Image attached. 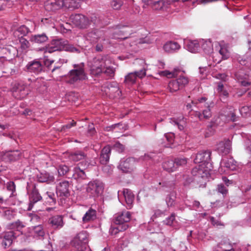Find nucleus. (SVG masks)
<instances>
[{
	"instance_id": "obj_18",
	"label": "nucleus",
	"mask_w": 251,
	"mask_h": 251,
	"mask_svg": "<svg viewBox=\"0 0 251 251\" xmlns=\"http://www.w3.org/2000/svg\"><path fill=\"white\" fill-rule=\"evenodd\" d=\"M236 79L241 83L243 86H248L251 84V82L247 80L249 77L248 74L245 70L240 69L235 73L234 74Z\"/></svg>"
},
{
	"instance_id": "obj_33",
	"label": "nucleus",
	"mask_w": 251,
	"mask_h": 251,
	"mask_svg": "<svg viewBox=\"0 0 251 251\" xmlns=\"http://www.w3.org/2000/svg\"><path fill=\"white\" fill-rule=\"evenodd\" d=\"M221 163L223 164L224 167L229 170L234 171L236 169L237 162L232 157L223 159Z\"/></svg>"
},
{
	"instance_id": "obj_34",
	"label": "nucleus",
	"mask_w": 251,
	"mask_h": 251,
	"mask_svg": "<svg viewBox=\"0 0 251 251\" xmlns=\"http://www.w3.org/2000/svg\"><path fill=\"white\" fill-rule=\"evenodd\" d=\"M96 211L92 208L89 209L82 217L84 223H87L91 221H94L97 218Z\"/></svg>"
},
{
	"instance_id": "obj_28",
	"label": "nucleus",
	"mask_w": 251,
	"mask_h": 251,
	"mask_svg": "<svg viewBox=\"0 0 251 251\" xmlns=\"http://www.w3.org/2000/svg\"><path fill=\"white\" fill-rule=\"evenodd\" d=\"M202 166L201 165L197 166L194 167L191 171L192 175L200 181L204 179L203 176H202L204 170L202 169Z\"/></svg>"
},
{
	"instance_id": "obj_44",
	"label": "nucleus",
	"mask_w": 251,
	"mask_h": 251,
	"mask_svg": "<svg viewBox=\"0 0 251 251\" xmlns=\"http://www.w3.org/2000/svg\"><path fill=\"white\" fill-rule=\"evenodd\" d=\"M168 88L171 92H176L179 89H181L176 79L172 80L169 82Z\"/></svg>"
},
{
	"instance_id": "obj_7",
	"label": "nucleus",
	"mask_w": 251,
	"mask_h": 251,
	"mask_svg": "<svg viewBox=\"0 0 251 251\" xmlns=\"http://www.w3.org/2000/svg\"><path fill=\"white\" fill-rule=\"evenodd\" d=\"M211 151L207 150L198 153L194 160L195 163L201 164V166H204V167L210 170L212 167Z\"/></svg>"
},
{
	"instance_id": "obj_19",
	"label": "nucleus",
	"mask_w": 251,
	"mask_h": 251,
	"mask_svg": "<svg viewBox=\"0 0 251 251\" xmlns=\"http://www.w3.org/2000/svg\"><path fill=\"white\" fill-rule=\"evenodd\" d=\"M88 166L86 162H81L78 163L76 166L74 168V176L82 179L86 178V175L84 172L86 167Z\"/></svg>"
},
{
	"instance_id": "obj_11",
	"label": "nucleus",
	"mask_w": 251,
	"mask_h": 251,
	"mask_svg": "<svg viewBox=\"0 0 251 251\" xmlns=\"http://www.w3.org/2000/svg\"><path fill=\"white\" fill-rule=\"evenodd\" d=\"M41 59H35L29 62L26 66L27 71L30 73L38 75L43 73L44 68Z\"/></svg>"
},
{
	"instance_id": "obj_48",
	"label": "nucleus",
	"mask_w": 251,
	"mask_h": 251,
	"mask_svg": "<svg viewBox=\"0 0 251 251\" xmlns=\"http://www.w3.org/2000/svg\"><path fill=\"white\" fill-rule=\"evenodd\" d=\"M180 71V70L179 69L175 68L172 72H170L169 71H164L161 72V74L168 77H176L178 75V73Z\"/></svg>"
},
{
	"instance_id": "obj_50",
	"label": "nucleus",
	"mask_w": 251,
	"mask_h": 251,
	"mask_svg": "<svg viewBox=\"0 0 251 251\" xmlns=\"http://www.w3.org/2000/svg\"><path fill=\"white\" fill-rule=\"evenodd\" d=\"M19 42L21 44V48L25 50L29 48L30 46L29 41L23 37H19Z\"/></svg>"
},
{
	"instance_id": "obj_4",
	"label": "nucleus",
	"mask_w": 251,
	"mask_h": 251,
	"mask_svg": "<svg viewBox=\"0 0 251 251\" xmlns=\"http://www.w3.org/2000/svg\"><path fill=\"white\" fill-rule=\"evenodd\" d=\"M104 184L101 181L96 179L90 181L86 187V192L90 197L95 198L100 195L103 191Z\"/></svg>"
},
{
	"instance_id": "obj_39",
	"label": "nucleus",
	"mask_w": 251,
	"mask_h": 251,
	"mask_svg": "<svg viewBox=\"0 0 251 251\" xmlns=\"http://www.w3.org/2000/svg\"><path fill=\"white\" fill-rule=\"evenodd\" d=\"M136 79V74L134 72L130 73L125 76L124 83L126 85H131L135 83Z\"/></svg>"
},
{
	"instance_id": "obj_21",
	"label": "nucleus",
	"mask_w": 251,
	"mask_h": 251,
	"mask_svg": "<svg viewBox=\"0 0 251 251\" xmlns=\"http://www.w3.org/2000/svg\"><path fill=\"white\" fill-rule=\"evenodd\" d=\"M111 149L109 145L105 146L101 151L99 156L100 163L102 165H106L109 162L111 154Z\"/></svg>"
},
{
	"instance_id": "obj_42",
	"label": "nucleus",
	"mask_w": 251,
	"mask_h": 251,
	"mask_svg": "<svg viewBox=\"0 0 251 251\" xmlns=\"http://www.w3.org/2000/svg\"><path fill=\"white\" fill-rule=\"evenodd\" d=\"M33 231L34 236L36 237L43 238L45 235L43 226L41 225L34 226Z\"/></svg>"
},
{
	"instance_id": "obj_46",
	"label": "nucleus",
	"mask_w": 251,
	"mask_h": 251,
	"mask_svg": "<svg viewBox=\"0 0 251 251\" xmlns=\"http://www.w3.org/2000/svg\"><path fill=\"white\" fill-rule=\"evenodd\" d=\"M176 80L178 81V83L181 88L184 87L189 82L188 78L183 75H179L178 77L176 79Z\"/></svg>"
},
{
	"instance_id": "obj_51",
	"label": "nucleus",
	"mask_w": 251,
	"mask_h": 251,
	"mask_svg": "<svg viewBox=\"0 0 251 251\" xmlns=\"http://www.w3.org/2000/svg\"><path fill=\"white\" fill-rule=\"evenodd\" d=\"M164 3L163 0H156L151 5V8L155 10H159L163 8Z\"/></svg>"
},
{
	"instance_id": "obj_3",
	"label": "nucleus",
	"mask_w": 251,
	"mask_h": 251,
	"mask_svg": "<svg viewBox=\"0 0 251 251\" xmlns=\"http://www.w3.org/2000/svg\"><path fill=\"white\" fill-rule=\"evenodd\" d=\"M11 91L17 99H24L28 94L27 84L22 81L13 82L11 85Z\"/></svg>"
},
{
	"instance_id": "obj_36",
	"label": "nucleus",
	"mask_w": 251,
	"mask_h": 251,
	"mask_svg": "<svg viewBox=\"0 0 251 251\" xmlns=\"http://www.w3.org/2000/svg\"><path fill=\"white\" fill-rule=\"evenodd\" d=\"M63 6L68 9H75L78 8L80 6L78 0H63Z\"/></svg>"
},
{
	"instance_id": "obj_37",
	"label": "nucleus",
	"mask_w": 251,
	"mask_h": 251,
	"mask_svg": "<svg viewBox=\"0 0 251 251\" xmlns=\"http://www.w3.org/2000/svg\"><path fill=\"white\" fill-rule=\"evenodd\" d=\"M187 48L189 51L196 53L199 49L200 43L197 40L190 41L188 43Z\"/></svg>"
},
{
	"instance_id": "obj_16",
	"label": "nucleus",
	"mask_w": 251,
	"mask_h": 251,
	"mask_svg": "<svg viewBox=\"0 0 251 251\" xmlns=\"http://www.w3.org/2000/svg\"><path fill=\"white\" fill-rule=\"evenodd\" d=\"M63 218L62 215H54L49 218L48 223L53 229L58 230L62 228L64 225Z\"/></svg>"
},
{
	"instance_id": "obj_55",
	"label": "nucleus",
	"mask_w": 251,
	"mask_h": 251,
	"mask_svg": "<svg viewBox=\"0 0 251 251\" xmlns=\"http://www.w3.org/2000/svg\"><path fill=\"white\" fill-rule=\"evenodd\" d=\"M219 53L222 56V59H227L229 58L230 54L227 49L224 47H221L219 51Z\"/></svg>"
},
{
	"instance_id": "obj_62",
	"label": "nucleus",
	"mask_w": 251,
	"mask_h": 251,
	"mask_svg": "<svg viewBox=\"0 0 251 251\" xmlns=\"http://www.w3.org/2000/svg\"><path fill=\"white\" fill-rule=\"evenodd\" d=\"M111 5L114 9L118 10L120 9L123 5V2L121 0H112L111 2Z\"/></svg>"
},
{
	"instance_id": "obj_22",
	"label": "nucleus",
	"mask_w": 251,
	"mask_h": 251,
	"mask_svg": "<svg viewBox=\"0 0 251 251\" xmlns=\"http://www.w3.org/2000/svg\"><path fill=\"white\" fill-rule=\"evenodd\" d=\"M231 149V142L229 140L222 141L217 144V150L220 153L227 154Z\"/></svg>"
},
{
	"instance_id": "obj_54",
	"label": "nucleus",
	"mask_w": 251,
	"mask_h": 251,
	"mask_svg": "<svg viewBox=\"0 0 251 251\" xmlns=\"http://www.w3.org/2000/svg\"><path fill=\"white\" fill-rule=\"evenodd\" d=\"M229 110V112L227 114V117L230 118V120L233 122L238 121V117L236 115V110L232 107H230Z\"/></svg>"
},
{
	"instance_id": "obj_17",
	"label": "nucleus",
	"mask_w": 251,
	"mask_h": 251,
	"mask_svg": "<svg viewBox=\"0 0 251 251\" xmlns=\"http://www.w3.org/2000/svg\"><path fill=\"white\" fill-rule=\"evenodd\" d=\"M49 40V38L45 33L31 35L29 41L32 44L38 46H44Z\"/></svg>"
},
{
	"instance_id": "obj_38",
	"label": "nucleus",
	"mask_w": 251,
	"mask_h": 251,
	"mask_svg": "<svg viewBox=\"0 0 251 251\" xmlns=\"http://www.w3.org/2000/svg\"><path fill=\"white\" fill-rule=\"evenodd\" d=\"M116 225V226H111L109 229V233L111 235H116L119 232L125 231L128 228V226L126 225L122 226H120V225Z\"/></svg>"
},
{
	"instance_id": "obj_1",
	"label": "nucleus",
	"mask_w": 251,
	"mask_h": 251,
	"mask_svg": "<svg viewBox=\"0 0 251 251\" xmlns=\"http://www.w3.org/2000/svg\"><path fill=\"white\" fill-rule=\"evenodd\" d=\"M73 69L65 76V81L69 84H74L86 80L87 74L85 72L84 63L75 64Z\"/></svg>"
},
{
	"instance_id": "obj_6",
	"label": "nucleus",
	"mask_w": 251,
	"mask_h": 251,
	"mask_svg": "<svg viewBox=\"0 0 251 251\" xmlns=\"http://www.w3.org/2000/svg\"><path fill=\"white\" fill-rule=\"evenodd\" d=\"M70 182L63 180L57 184L56 187V194L62 204L65 203V200L70 196Z\"/></svg>"
},
{
	"instance_id": "obj_29",
	"label": "nucleus",
	"mask_w": 251,
	"mask_h": 251,
	"mask_svg": "<svg viewBox=\"0 0 251 251\" xmlns=\"http://www.w3.org/2000/svg\"><path fill=\"white\" fill-rule=\"evenodd\" d=\"M180 46L176 42L169 41L167 42L163 46V49L165 51L168 52H172L178 50Z\"/></svg>"
},
{
	"instance_id": "obj_27",
	"label": "nucleus",
	"mask_w": 251,
	"mask_h": 251,
	"mask_svg": "<svg viewBox=\"0 0 251 251\" xmlns=\"http://www.w3.org/2000/svg\"><path fill=\"white\" fill-rule=\"evenodd\" d=\"M21 153L19 150H10L5 152L4 156L10 161H15L18 160L21 156Z\"/></svg>"
},
{
	"instance_id": "obj_41",
	"label": "nucleus",
	"mask_w": 251,
	"mask_h": 251,
	"mask_svg": "<svg viewBox=\"0 0 251 251\" xmlns=\"http://www.w3.org/2000/svg\"><path fill=\"white\" fill-rule=\"evenodd\" d=\"M42 65L44 68L43 73H46L50 70L51 71V65L54 62V60H49L48 59H41Z\"/></svg>"
},
{
	"instance_id": "obj_9",
	"label": "nucleus",
	"mask_w": 251,
	"mask_h": 251,
	"mask_svg": "<svg viewBox=\"0 0 251 251\" xmlns=\"http://www.w3.org/2000/svg\"><path fill=\"white\" fill-rule=\"evenodd\" d=\"M131 213L129 211L124 210L121 212H118L115 215L114 218V223L115 225H120L122 226L126 225L129 227L128 223L131 220Z\"/></svg>"
},
{
	"instance_id": "obj_24",
	"label": "nucleus",
	"mask_w": 251,
	"mask_h": 251,
	"mask_svg": "<svg viewBox=\"0 0 251 251\" xmlns=\"http://www.w3.org/2000/svg\"><path fill=\"white\" fill-rule=\"evenodd\" d=\"M101 32L98 29H94L85 35L86 40L90 41L91 44H96L100 38Z\"/></svg>"
},
{
	"instance_id": "obj_32",
	"label": "nucleus",
	"mask_w": 251,
	"mask_h": 251,
	"mask_svg": "<svg viewBox=\"0 0 251 251\" xmlns=\"http://www.w3.org/2000/svg\"><path fill=\"white\" fill-rule=\"evenodd\" d=\"M201 49L203 51L207 54H210L213 52V44L210 40L204 41L202 40L201 42Z\"/></svg>"
},
{
	"instance_id": "obj_8",
	"label": "nucleus",
	"mask_w": 251,
	"mask_h": 251,
	"mask_svg": "<svg viewBox=\"0 0 251 251\" xmlns=\"http://www.w3.org/2000/svg\"><path fill=\"white\" fill-rule=\"evenodd\" d=\"M66 43V40L59 39H53L50 43L48 44V46H45L39 49L40 51H45L49 53H52L55 51H61L63 50L64 47Z\"/></svg>"
},
{
	"instance_id": "obj_10",
	"label": "nucleus",
	"mask_w": 251,
	"mask_h": 251,
	"mask_svg": "<svg viewBox=\"0 0 251 251\" xmlns=\"http://www.w3.org/2000/svg\"><path fill=\"white\" fill-rule=\"evenodd\" d=\"M70 18L73 24L80 28H86L90 24L88 18L82 14L72 15Z\"/></svg>"
},
{
	"instance_id": "obj_59",
	"label": "nucleus",
	"mask_w": 251,
	"mask_h": 251,
	"mask_svg": "<svg viewBox=\"0 0 251 251\" xmlns=\"http://www.w3.org/2000/svg\"><path fill=\"white\" fill-rule=\"evenodd\" d=\"M240 112L242 116L247 117L250 116L251 113L249 106H244L240 109Z\"/></svg>"
},
{
	"instance_id": "obj_53",
	"label": "nucleus",
	"mask_w": 251,
	"mask_h": 251,
	"mask_svg": "<svg viewBox=\"0 0 251 251\" xmlns=\"http://www.w3.org/2000/svg\"><path fill=\"white\" fill-rule=\"evenodd\" d=\"M205 106L206 107V108L202 110V118L208 119L210 118L212 116L211 109L210 108V106L208 104L206 103L205 104Z\"/></svg>"
},
{
	"instance_id": "obj_60",
	"label": "nucleus",
	"mask_w": 251,
	"mask_h": 251,
	"mask_svg": "<svg viewBox=\"0 0 251 251\" xmlns=\"http://www.w3.org/2000/svg\"><path fill=\"white\" fill-rule=\"evenodd\" d=\"M105 70L103 72V73L106 74L109 77H113L115 75V70L113 67H107L106 65Z\"/></svg>"
},
{
	"instance_id": "obj_63",
	"label": "nucleus",
	"mask_w": 251,
	"mask_h": 251,
	"mask_svg": "<svg viewBox=\"0 0 251 251\" xmlns=\"http://www.w3.org/2000/svg\"><path fill=\"white\" fill-rule=\"evenodd\" d=\"M41 22L44 25H51L52 26H53L54 24V20L51 18L49 17L48 18H43L41 20Z\"/></svg>"
},
{
	"instance_id": "obj_15",
	"label": "nucleus",
	"mask_w": 251,
	"mask_h": 251,
	"mask_svg": "<svg viewBox=\"0 0 251 251\" xmlns=\"http://www.w3.org/2000/svg\"><path fill=\"white\" fill-rule=\"evenodd\" d=\"M63 0H47L45 2L44 7L48 11L54 12L63 6Z\"/></svg>"
},
{
	"instance_id": "obj_25",
	"label": "nucleus",
	"mask_w": 251,
	"mask_h": 251,
	"mask_svg": "<svg viewBox=\"0 0 251 251\" xmlns=\"http://www.w3.org/2000/svg\"><path fill=\"white\" fill-rule=\"evenodd\" d=\"M123 195L127 205V208L128 209H131L134 200V194L130 189H124L123 190Z\"/></svg>"
},
{
	"instance_id": "obj_61",
	"label": "nucleus",
	"mask_w": 251,
	"mask_h": 251,
	"mask_svg": "<svg viewBox=\"0 0 251 251\" xmlns=\"http://www.w3.org/2000/svg\"><path fill=\"white\" fill-rule=\"evenodd\" d=\"M113 148L118 152L121 153L125 150V146L119 142H116L113 146Z\"/></svg>"
},
{
	"instance_id": "obj_40",
	"label": "nucleus",
	"mask_w": 251,
	"mask_h": 251,
	"mask_svg": "<svg viewBox=\"0 0 251 251\" xmlns=\"http://www.w3.org/2000/svg\"><path fill=\"white\" fill-rule=\"evenodd\" d=\"M176 199V193L175 192H171L166 198V202L168 207L174 206L175 204Z\"/></svg>"
},
{
	"instance_id": "obj_5",
	"label": "nucleus",
	"mask_w": 251,
	"mask_h": 251,
	"mask_svg": "<svg viewBox=\"0 0 251 251\" xmlns=\"http://www.w3.org/2000/svg\"><path fill=\"white\" fill-rule=\"evenodd\" d=\"M26 190L29 198L28 210H30L35 203L42 200V197L40 195L35 184L30 185L28 183H27Z\"/></svg>"
},
{
	"instance_id": "obj_14",
	"label": "nucleus",
	"mask_w": 251,
	"mask_h": 251,
	"mask_svg": "<svg viewBox=\"0 0 251 251\" xmlns=\"http://www.w3.org/2000/svg\"><path fill=\"white\" fill-rule=\"evenodd\" d=\"M88 239L86 232L82 231L78 233L71 241V245L73 247L87 245Z\"/></svg>"
},
{
	"instance_id": "obj_45",
	"label": "nucleus",
	"mask_w": 251,
	"mask_h": 251,
	"mask_svg": "<svg viewBox=\"0 0 251 251\" xmlns=\"http://www.w3.org/2000/svg\"><path fill=\"white\" fill-rule=\"evenodd\" d=\"M175 166H176V169L177 170L178 167H183L186 165L187 163V158L185 157H178L175 158L174 160Z\"/></svg>"
},
{
	"instance_id": "obj_43",
	"label": "nucleus",
	"mask_w": 251,
	"mask_h": 251,
	"mask_svg": "<svg viewBox=\"0 0 251 251\" xmlns=\"http://www.w3.org/2000/svg\"><path fill=\"white\" fill-rule=\"evenodd\" d=\"M184 119V117H182V119L179 120L176 119L175 118H171L170 123L176 126L179 130H182L184 129L183 124L185 123Z\"/></svg>"
},
{
	"instance_id": "obj_23",
	"label": "nucleus",
	"mask_w": 251,
	"mask_h": 251,
	"mask_svg": "<svg viewBox=\"0 0 251 251\" xmlns=\"http://www.w3.org/2000/svg\"><path fill=\"white\" fill-rule=\"evenodd\" d=\"M175 182L174 180H162L158 183L157 189L159 191L169 192L173 190L175 188Z\"/></svg>"
},
{
	"instance_id": "obj_31",
	"label": "nucleus",
	"mask_w": 251,
	"mask_h": 251,
	"mask_svg": "<svg viewBox=\"0 0 251 251\" xmlns=\"http://www.w3.org/2000/svg\"><path fill=\"white\" fill-rule=\"evenodd\" d=\"M87 154L81 151H76L71 152L69 155V158L74 161H78L86 158Z\"/></svg>"
},
{
	"instance_id": "obj_12",
	"label": "nucleus",
	"mask_w": 251,
	"mask_h": 251,
	"mask_svg": "<svg viewBox=\"0 0 251 251\" xmlns=\"http://www.w3.org/2000/svg\"><path fill=\"white\" fill-rule=\"evenodd\" d=\"M0 238L2 239V246L4 249H7L12 245L13 240L16 238V236L14 231H8L1 233Z\"/></svg>"
},
{
	"instance_id": "obj_64",
	"label": "nucleus",
	"mask_w": 251,
	"mask_h": 251,
	"mask_svg": "<svg viewBox=\"0 0 251 251\" xmlns=\"http://www.w3.org/2000/svg\"><path fill=\"white\" fill-rule=\"evenodd\" d=\"M93 48L96 52H101L104 49L102 44L98 42L96 44H93Z\"/></svg>"
},
{
	"instance_id": "obj_26",
	"label": "nucleus",
	"mask_w": 251,
	"mask_h": 251,
	"mask_svg": "<svg viewBox=\"0 0 251 251\" xmlns=\"http://www.w3.org/2000/svg\"><path fill=\"white\" fill-rule=\"evenodd\" d=\"M7 226L8 229L11 230L10 231L16 230L22 233V229L25 227V225L23 222L17 220L15 222L9 223Z\"/></svg>"
},
{
	"instance_id": "obj_20",
	"label": "nucleus",
	"mask_w": 251,
	"mask_h": 251,
	"mask_svg": "<svg viewBox=\"0 0 251 251\" xmlns=\"http://www.w3.org/2000/svg\"><path fill=\"white\" fill-rule=\"evenodd\" d=\"M36 178L38 182L51 184L55 181V177L53 175L47 172L40 173L36 175Z\"/></svg>"
},
{
	"instance_id": "obj_30",
	"label": "nucleus",
	"mask_w": 251,
	"mask_h": 251,
	"mask_svg": "<svg viewBox=\"0 0 251 251\" xmlns=\"http://www.w3.org/2000/svg\"><path fill=\"white\" fill-rule=\"evenodd\" d=\"M81 50L82 49L79 46L70 44L67 40H66V43H65V45L63 49V50L66 51L77 54L80 53Z\"/></svg>"
},
{
	"instance_id": "obj_49",
	"label": "nucleus",
	"mask_w": 251,
	"mask_h": 251,
	"mask_svg": "<svg viewBox=\"0 0 251 251\" xmlns=\"http://www.w3.org/2000/svg\"><path fill=\"white\" fill-rule=\"evenodd\" d=\"M214 126L215 124L214 123H210L207 126L204 133L205 137H209L214 134L215 132Z\"/></svg>"
},
{
	"instance_id": "obj_58",
	"label": "nucleus",
	"mask_w": 251,
	"mask_h": 251,
	"mask_svg": "<svg viewBox=\"0 0 251 251\" xmlns=\"http://www.w3.org/2000/svg\"><path fill=\"white\" fill-rule=\"evenodd\" d=\"M176 214L174 213L171 214V215L167 218L165 220L163 221V223L164 224L168 226H172L175 220Z\"/></svg>"
},
{
	"instance_id": "obj_52",
	"label": "nucleus",
	"mask_w": 251,
	"mask_h": 251,
	"mask_svg": "<svg viewBox=\"0 0 251 251\" xmlns=\"http://www.w3.org/2000/svg\"><path fill=\"white\" fill-rule=\"evenodd\" d=\"M216 190L219 193H221L224 197H226L228 193V189L223 183L218 184Z\"/></svg>"
},
{
	"instance_id": "obj_2",
	"label": "nucleus",
	"mask_w": 251,
	"mask_h": 251,
	"mask_svg": "<svg viewBox=\"0 0 251 251\" xmlns=\"http://www.w3.org/2000/svg\"><path fill=\"white\" fill-rule=\"evenodd\" d=\"M107 56L105 55H99L94 57L89 62L91 75L98 76L100 75L105 67Z\"/></svg>"
},
{
	"instance_id": "obj_35",
	"label": "nucleus",
	"mask_w": 251,
	"mask_h": 251,
	"mask_svg": "<svg viewBox=\"0 0 251 251\" xmlns=\"http://www.w3.org/2000/svg\"><path fill=\"white\" fill-rule=\"evenodd\" d=\"M163 169L169 173H171L176 171V166L174 163V160L169 159L165 161L162 163Z\"/></svg>"
},
{
	"instance_id": "obj_13",
	"label": "nucleus",
	"mask_w": 251,
	"mask_h": 251,
	"mask_svg": "<svg viewBox=\"0 0 251 251\" xmlns=\"http://www.w3.org/2000/svg\"><path fill=\"white\" fill-rule=\"evenodd\" d=\"M135 162V159L133 157H128L126 159H122L118 168L123 173H127L133 171L134 164Z\"/></svg>"
},
{
	"instance_id": "obj_56",
	"label": "nucleus",
	"mask_w": 251,
	"mask_h": 251,
	"mask_svg": "<svg viewBox=\"0 0 251 251\" xmlns=\"http://www.w3.org/2000/svg\"><path fill=\"white\" fill-rule=\"evenodd\" d=\"M46 194L48 196L47 200L50 205H54L56 203L55 195L53 192H47Z\"/></svg>"
},
{
	"instance_id": "obj_47",
	"label": "nucleus",
	"mask_w": 251,
	"mask_h": 251,
	"mask_svg": "<svg viewBox=\"0 0 251 251\" xmlns=\"http://www.w3.org/2000/svg\"><path fill=\"white\" fill-rule=\"evenodd\" d=\"M30 32L29 28L25 25H22L17 29L14 33L16 34V32L19 33L21 35V37H24V36H26Z\"/></svg>"
},
{
	"instance_id": "obj_57",
	"label": "nucleus",
	"mask_w": 251,
	"mask_h": 251,
	"mask_svg": "<svg viewBox=\"0 0 251 251\" xmlns=\"http://www.w3.org/2000/svg\"><path fill=\"white\" fill-rule=\"evenodd\" d=\"M69 171V167L65 165H60L58 166V173L59 176L66 175Z\"/></svg>"
}]
</instances>
